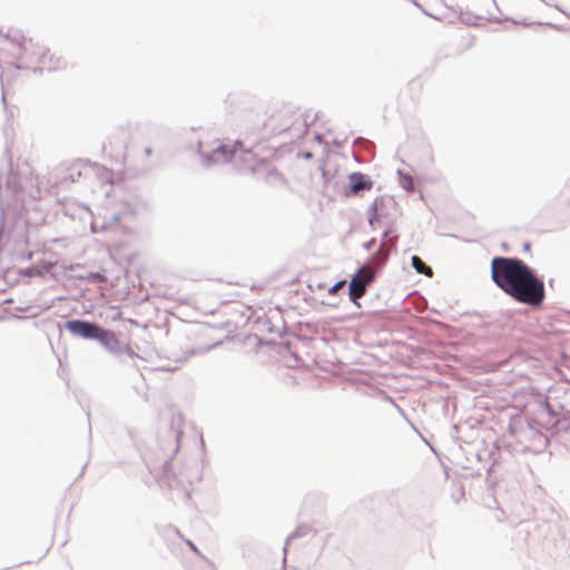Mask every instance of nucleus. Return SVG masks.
I'll list each match as a JSON object with an SVG mask.
<instances>
[{
  "mask_svg": "<svg viewBox=\"0 0 570 570\" xmlns=\"http://www.w3.org/2000/svg\"><path fill=\"white\" fill-rule=\"evenodd\" d=\"M97 334L98 336H96V340H98L105 347L110 351L118 348L119 341L114 332L99 327V333Z\"/></svg>",
  "mask_w": 570,
  "mask_h": 570,
  "instance_id": "nucleus-5",
  "label": "nucleus"
},
{
  "mask_svg": "<svg viewBox=\"0 0 570 570\" xmlns=\"http://www.w3.org/2000/svg\"><path fill=\"white\" fill-rule=\"evenodd\" d=\"M66 328L78 336L85 338H96L99 333V326L96 324H91L86 321L73 320L66 323Z\"/></svg>",
  "mask_w": 570,
  "mask_h": 570,
  "instance_id": "nucleus-3",
  "label": "nucleus"
},
{
  "mask_svg": "<svg viewBox=\"0 0 570 570\" xmlns=\"http://www.w3.org/2000/svg\"><path fill=\"white\" fill-rule=\"evenodd\" d=\"M243 148H244V144L239 140L235 141L232 145H220L219 147H217L214 150V156L217 159H223L225 161H228L234 157V155L237 151L243 150Z\"/></svg>",
  "mask_w": 570,
  "mask_h": 570,
  "instance_id": "nucleus-4",
  "label": "nucleus"
},
{
  "mask_svg": "<svg viewBox=\"0 0 570 570\" xmlns=\"http://www.w3.org/2000/svg\"><path fill=\"white\" fill-rule=\"evenodd\" d=\"M401 185L409 191L414 190V179L410 175H404L401 177Z\"/></svg>",
  "mask_w": 570,
  "mask_h": 570,
  "instance_id": "nucleus-9",
  "label": "nucleus"
},
{
  "mask_svg": "<svg viewBox=\"0 0 570 570\" xmlns=\"http://www.w3.org/2000/svg\"><path fill=\"white\" fill-rule=\"evenodd\" d=\"M276 177H278L281 180H284L283 176L279 173H275Z\"/></svg>",
  "mask_w": 570,
  "mask_h": 570,
  "instance_id": "nucleus-12",
  "label": "nucleus"
},
{
  "mask_svg": "<svg viewBox=\"0 0 570 570\" xmlns=\"http://www.w3.org/2000/svg\"><path fill=\"white\" fill-rule=\"evenodd\" d=\"M345 281H340L328 289V294L335 295L340 289L345 286Z\"/></svg>",
  "mask_w": 570,
  "mask_h": 570,
  "instance_id": "nucleus-10",
  "label": "nucleus"
},
{
  "mask_svg": "<svg viewBox=\"0 0 570 570\" xmlns=\"http://www.w3.org/2000/svg\"><path fill=\"white\" fill-rule=\"evenodd\" d=\"M265 153L267 158H275L277 155V149L274 147H266Z\"/></svg>",
  "mask_w": 570,
  "mask_h": 570,
  "instance_id": "nucleus-11",
  "label": "nucleus"
},
{
  "mask_svg": "<svg viewBox=\"0 0 570 570\" xmlns=\"http://www.w3.org/2000/svg\"><path fill=\"white\" fill-rule=\"evenodd\" d=\"M352 184H351V191L353 194H357L361 190L371 189L372 188V181L365 180L362 175H353L351 177Z\"/></svg>",
  "mask_w": 570,
  "mask_h": 570,
  "instance_id": "nucleus-6",
  "label": "nucleus"
},
{
  "mask_svg": "<svg viewBox=\"0 0 570 570\" xmlns=\"http://www.w3.org/2000/svg\"><path fill=\"white\" fill-rule=\"evenodd\" d=\"M412 265L416 269V272L421 274H424L426 276H432L433 274L432 268L426 266L424 262L417 256L412 257Z\"/></svg>",
  "mask_w": 570,
  "mask_h": 570,
  "instance_id": "nucleus-7",
  "label": "nucleus"
},
{
  "mask_svg": "<svg viewBox=\"0 0 570 570\" xmlns=\"http://www.w3.org/2000/svg\"><path fill=\"white\" fill-rule=\"evenodd\" d=\"M374 279V272L371 267L364 266L353 276L350 283V298L356 303L366 292L367 285Z\"/></svg>",
  "mask_w": 570,
  "mask_h": 570,
  "instance_id": "nucleus-2",
  "label": "nucleus"
},
{
  "mask_svg": "<svg viewBox=\"0 0 570 570\" xmlns=\"http://www.w3.org/2000/svg\"><path fill=\"white\" fill-rule=\"evenodd\" d=\"M494 284L515 301L539 306L544 299L543 282L521 259L497 256L491 261Z\"/></svg>",
  "mask_w": 570,
  "mask_h": 570,
  "instance_id": "nucleus-1",
  "label": "nucleus"
},
{
  "mask_svg": "<svg viewBox=\"0 0 570 570\" xmlns=\"http://www.w3.org/2000/svg\"><path fill=\"white\" fill-rule=\"evenodd\" d=\"M101 175H102L104 177H106V179H107L111 185H114V184H116V183H119V181H122V180H124V177H125L124 171H119V173H117V174H114V173L109 171V170H108V169H106V168H102V169H101Z\"/></svg>",
  "mask_w": 570,
  "mask_h": 570,
  "instance_id": "nucleus-8",
  "label": "nucleus"
}]
</instances>
